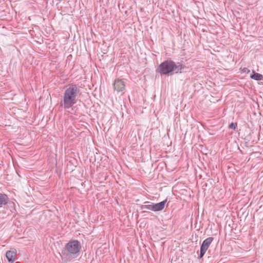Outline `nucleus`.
<instances>
[{"instance_id":"nucleus-5","label":"nucleus","mask_w":263,"mask_h":263,"mask_svg":"<svg viewBox=\"0 0 263 263\" xmlns=\"http://www.w3.org/2000/svg\"><path fill=\"white\" fill-rule=\"evenodd\" d=\"M166 201L167 200L165 199L160 202L157 203H153L154 211L156 212L162 210L164 208Z\"/></svg>"},{"instance_id":"nucleus-10","label":"nucleus","mask_w":263,"mask_h":263,"mask_svg":"<svg viewBox=\"0 0 263 263\" xmlns=\"http://www.w3.org/2000/svg\"><path fill=\"white\" fill-rule=\"evenodd\" d=\"M214 238L212 237H208L206 239H205L202 242V243L205 246H206L208 247V248L209 247L210 245H211V243H212V242L213 241Z\"/></svg>"},{"instance_id":"nucleus-6","label":"nucleus","mask_w":263,"mask_h":263,"mask_svg":"<svg viewBox=\"0 0 263 263\" xmlns=\"http://www.w3.org/2000/svg\"><path fill=\"white\" fill-rule=\"evenodd\" d=\"M16 254L15 251H7L6 256L9 262H13L15 260Z\"/></svg>"},{"instance_id":"nucleus-11","label":"nucleus","mask_w":263,"mask_h":263,"mask_svg":"<svg viewBox=\"0 0 263 263\" xmlns=\"http://www.w3.org/2000/svg\"><path fill=\"white\" fill-rule=\"evenodd\" d=\"M140 208L141 210L147 209L154 211L153 203L151 204L141 205Z\"/></svg>"},{"instance_id":"nucleus-4","label":"nucleus","mask_w":263,"mask_h":263,"mask_svg":"<svg viewBox=\"0 0 263 263\" xmlns=\"http://www.w3.org/2000/svg\"><path fill=\"white\" fill-rule=\"evenodd\" d=\"M113 86L115 91L123 92L125 89V83L123 79H117L113 83Z\"/></svg>"},{"instance_id":"nucleus-9","label":"nucleus","mask_w":263,"mask_h":263,"mask_svg":"<svg viewBox=\"0 0 263 263\" xmlns=\"http://www.w3.org/2000/svg\"><path fill=\"white\" fill-rule=\"evenodd\" d=\"M208 248H209L208 247L205 246L203 243L201 244L200 250V255L199 256V258H201L204 256Z\"/></svg>"},{"instance_id":"nucleus-2","label":"nucleus","mask_w":263,"mask_h":263,"mask_svg":"<svg viewBox=\"0 0 263 263\" xmlns=\"http://www.w3.org/2000/svg\"><path fill=\"white\" fill-rule=\"evenodd\" d=\"M188 68L180 62L176 63L172 60H166L159 65L157 71L161 74L172 75L174 73L186 72Z\"/></svg>"},{"instance_id":"nucleus-8","label":"nucleus","mask_w":263,"mask_h":263,"mask_svg":"<svg viewBox=\"0 0 263 263\" xmlns=\"http://www.w3.org/2000/svg\"><path fill=\"white\" fill-rule=\"evenodd\" d=\"M251 78L252 79L260 81L263 80V76L260 73L253 72V73L251 74Z\"/></svg>"},{"instance_id":"nucleus-1","label":"nucleus","mask_w":263,"mask_h":263,"mask_svg":"<svg viewBox=\"0 0 263 263\" xmlns=\"http://www.w3.org/2000/svg\"><path fill=\"white\" fill-rule=\"evenodd\" d=\"M80 92L78 86L73 83L65 87L63 95L59 103L60 107L68 109L72 107L77 102V97Z\"/></svg>"},{"instance_id":"nucleus-7","label":"nucleus","mask_w":263,"mask_h":263,"mask_svg":"<svg viewBox=\"0 0 263 263\" xmlns=\"http://www.w3.org/2000/svg\"><path fill=\"white\" fill-rule=\"evenodd\" d=\"M9 201L7 195L4 193H0V207L6 205Z\"/></svg>"},{"instance_id":"nucleus-3","label":"nucleus","mask_w":263,"mask_h":263,"mask_svg":"<svg viewBox=\"0 0 263 263\" xmlns=\"http://www.w3.org/2000/svg\"><path fill=\"white\" fill-rule=\"evenodd\" d=\"M81 249L80 242L77 240H72L66 244L62 253L67 259L77 257Z\"/></svg>"},{"instance_id":"nucleus-12","label":"nucleus","mask_w":263,"mask_h":263,"mask_svg":"<svg viewBox=\"0 0 263 263\" xmlns=\"http://www.w3.org/2000/svg\"><path fill=\"white\" fill-rule=\"evenodd\" d=\"M237 123H234L233 122H232L230 124H229V128L230 129H233L234 130H235L237 127Z\"/></svg>"}]
</instances>
